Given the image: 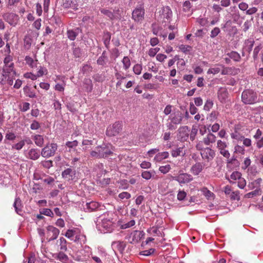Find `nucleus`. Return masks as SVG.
<instances>
[{
    "mask_svg": "<svg viewBox=\"0 0 263 263\" xmlns=\"http://www.w3.org/2000/svg\"><path fill=\"white\" fill-rule=\"evenodd\" d=\"M0 84L4 85L8 84L9 85L13 84L12 79H9V77L4 72V70L0 68Z\"/></svg>",
    "mask_w": 263,
    "mask_h": 263,
    "instance_id": "21",
    "label": "nucleus"
},
{
    "mask_svg": "<svg viewBox=\"0 0 263 263\" xmlns=\"http://www.w3.org/2000/svg\"><path fill=\"white\" fill-rule=\"evenodd\" d=\"M13 206L15 209L16 213L19 215H21L22 213L23 205L22 201L20 198H16L13 203Z\"/></svg>",
    "mask_w": 263,
    "mask_h": 263,
    "instance_id": "33",
    "label": "nucleus"
},
{
    "mask_svg": "<svg viewBox=\"0 0 263 263\" xmlns=\"http://www.w3.org/2000/svg\"><path fill=\"white\" fill-rule=\"evenodd\" d=\"M100 206L101 205L98 202L92 201L86 203L83 205V208L86 212H90L98 210Z\"/></svg>",
    "mask_w": 263,
    "mask_h": 263,
    "instance_id": "18",
    "label": "nucleus"
},
{
    "mask_svg": "<svg viewBox=\"0 0 263 263\" xmlns=\"http://www.w3.org/2000/svg\"><path fill=\"white\" fill-rule=\"evenodd\" d=\"M115 77L116 79L118 80L116 83V86L117 87H120L122 83V80L125 79V77L123 76L121 73L118 71H117L115 73Z\"/></svg>",
    "mask_w": 263,
    "mask_h": 263,
    "instance_id": "45",
    "label": "nucleus"
},
{
    "mask_svg": "<svg viewBox=\"0 0 263 263\" xmlns=\"http://www.w3.org/2000/svg\"><path fill=\"white\" fill-rule=\"evenodd\" d=\"M62 176L66 180H73L76 179V171L70 168H68L62 172Z\"/></svg>",
    "mask_w": 263,
    "mask_h": 263,
    "instance_id": "16",
    "label": "nucleus"
},
{
    "mask_svg": "<svg viewBox=\"0 0 263 263\" xmlns=\"http://www.w3.org/2000/svg\"><path fill=\"white\" fill-rule=\"evenodd\" d=\"M66 240L63 238L61 237L58 240H57V243L60 247V250L63 251H66L67 249L66 245Z\"/></svg>",
    "mask_w": 263,
    "mask_h": 263,
    "instance_id": "42",
    "label": "nucleus"
},
{
    "mask_svg": "<svg viewBox=\"0 0 263 263\" xmlns=\"http://www.w3.org/2000/svg\"><path fill=\"white\" fill-rule=\"evenodd\" d=\"M66 86V82H63V84L57 83L54 86V89L57 91L63 92Z\"/></svg>",
    "mask_w": 263,
    "mask_h": 263,
    "instance_id": "58",
    "label": "nucleus"
},
{
    "mask_svg": "<svg viewBox=\"0 0 263 263\" xmlns=\"http://www.w3.org/2000/svg\"><path fill=\"white\" fill-rule=\"evenodd\" d=\"M25 60L26 64L32 69L37 68L38 67V65H40V63L38 62L37 60H34L29 56H26Z\"/></svg>",
    "mask_w": 263,
    "mask_h": 263,
    "instance_id": "30",
    "label": "nucleus"
},
{
    "mask_svg": "<svg viewBox=\"0 0 263 263\" xmlns=\"http://www.w3.org/2000/svg\"><path fill=\"white\" fill-rule=\"evenodd\" d=\"M120 199H128L130 198V194L127 192H123L120 193L118 195Z\"/></svg>",
    "mask_w": 263,
    "mask_h": 263,
    "instance_id": "62",
    "label": "nucleus"
},
{
    "mask_svg": "<svg viewBox=\"0 0 263 263\" xmlns=\"http://www.w3.org/2000/svg\"><path fill=\"white\" fill-rule=\"evenodd\" d=\"M152 30L153 33L156 35H159L164 39L166 37L167 33L162 31V28L157 25L156 23H153L152 25Z\"/></svg>",
    "mask_w": 263,
    "mask_h": 263,
    "instance_id": "20",
    "label": "nucleus"
},
{
    "mask_svg": "<svg viewBox=\"0 0 263 263\" xmlns=\"http://www.w3.org/2000/svg\"><path fill=\"white\" fill-rule=\"evenodd\" d=\"M241 177V174L237 171L234 172L230 175L229 181L230 183H234L235 181L238 180Z\"/></svg>",
    "mask_w": 263,
    "mask_h": 263,
    "instance_id": "40",
    "label": "nucleus"
},
{
    "mask_svg": "<svg viewBox=\"0 0 263 263\" xmlns=\"http://www.w3.org/2000/svg\"><path fill=\"white\" fill-rule=\"evenodd\" d=\"M200 155L205 162H209L212 161L215 157V152L210 147H206L201 151Z\"/></svg>",
    "mask_w": 263,
    "mask_h": 263,
    "instance_id": "10",
    "label": "nucleus"
},
{
    "mask_svg": "<svg viewBox=\"0 0 263 263\" xmlns=\"http://www.w3.org/2000/svg\"><path fill=\"white\" fill-rule=\"evenodd\" d=\"M78 142L77 140L73 141H68L66 143V145L69 148H74L78 146Z\"/></svg>",
    "mask_w": 263,
    "mask_h": 263,
    "instance_id": "63",
    "label": "nucleus"
},
{
    "mask_svg": "<svg viewBox=\"0 0 263 263\" xmlns=\"http://www.w3.org/2000/svg\"><path fill=\"white\" fill-rule=\"evenodd\" d=\"M67 36L69 39L74 41L78 35V33L73 30H68L67 32Z\"/></svg>",
    "mask_w": 263,
    "mask_h": 263,
    "instance_id": "50",
    "label": "nucleus"
},
{
    "mask_svg": "<svg viewBox=\"0 0 263 263\" xmlns=\"http://www.w3.org/2000/svg\"><path fill=\"white\" fill-rule=\"evenodd\" d=\"M60 231L55 227L49 226L47 227V239L48 241L57 239Z\"/></svg>",
    "mask_w": 263,
    "mask_h": 263,
    "instance_id": "11",
    "label": "nucleus"
},
{
    "mask_svg": "<svg viewBox=\"0 0 263 263\" xmlns=\"http://www.w3.org/2000/svg\"><path fill=\"white\" fill-rule=\"evenodd\" d=\"M135 221L132 219L128 222L125 223H122L121 221H118V224L121 229H126L132 227L135 224Z\"/></svg>",
    "mask_w": 263,
    "mask_h": 263,
    "instance_id": "36",
    "label": "nucleus"
},
{
    "mask_svg": "<svg viewBox=\"0 0 263 263\" xmlns=\"http://www.w3.org/2000/svg\"><path fill=\"white\" fill-rule=\"evenodd\" d=\"M35 144L39 147H42L44 144V138L42 135H35L32 137Z\"/></svg>",
    "mask_w": 263,
    "mask_h": 263,
    "instance_id": "37",
    "label": "nucleus"
},
{
    "mask_svg": "<svg viewBox=\"0 0 263 263\" xmlns=\"http://www.w3.org/2000/svg\"><path fill=\"white\" fill-rule=\"evenodd\" d=\"M101 12L104 15H106L111 20L113 19H118L120 20L121 18V16L120 15H114V13L111 11L106 9H101L100 10Z\"/></svg>",
    "mask_w": 263,
    "mask_h": 263,
    "instance_id": "31",
    "label": "nucleus"
},
{
    "mask_svg": "<svg viewBox=\"0 0 263 263\" xmlns=\"http://www.w3.org/2000/svg\"><path fill=\"white\" fill-rule=\"evenodd\" d=\"M261 49L262 46L261 45H259L254 48L253 53V57L254 60H256L257 59L258 54Z\"/></svg>",
    "mask_w": 263,
    "mask_h": 263,
    "instance_id": "57",
    "label": "nucleus"
},
{
    "mask_svg": "<svg viewBox=\"0 0 263 263\" xmlns=\"http://www.w3.org/2000/svg\"><path fill=\"white\" fill-rule=\"evenodd\" d=\"M164 228L160 226H154L147 229V232L151 235H156L158 236L163 237L164 233L163 232Z\"/></svg>",
    "mask_w": 263,
    "mask_h": 263,
    "instance_id": "15",
    "label": "nucleus"
},
{
    "mask_svg": "<svg viewBox=\"0 0 263 263\" xmlns=\"http://www.w3.org/2000/svg\"><path fill=\"white\" fill-rule=\"evenodd\" d=\"M84 84L85 85V90L87 92L91 91L92 88L91 81L90 80H86Z\"/></svg>",
    "mask_w": 263,
    "mask_h": 263,
    "instance_id": "53",
    "label": "nucleus"
},
{
    "mask_svg": "<svg viewBox=\"0 0 263 263\" xmlns=\"http://www.w3.org/2000/svg\"><path fill=\"white\" fill-rule=\"evenodd\" d=\"M122 62L123 65V68L125 70L128 69L130 66V61L128 57H124L122 59Z\"/></svg>",
    "mask_w": 263,
    "mask_h": 263,
    "instance_id": "47",
    "label": "nucleus"
},
{
    "mask_svg": "<svg viewBox=\"0 0 263 263\" xmlns=\"http://www.w3.org/2000/svg\"><path fill=\"white\" fill-rule=\"evenodd\" d=\"M4 65H12L14 63L12 62V57L10 55L7 56L4 60Z\"/></svg>",
    "mask_w": 263,
    "mask_h": 263,
    "instance_id": "61",
    "label": "nucleus"
},
{
    "mask_svg": "<svg viewBox=\"0 0 263 263\" xmlns=\"http://www.w3.org/2000/svg\"><path fill=\"white\" fill-rule=\"evenodd\" d=\"M229 57L234 61L238 62L240 61L241 57L240 54L236 51H232L229 53Z\"/></svg>",
    "mask_w": 263,
    "mask_h": 263,
    "instance_id": "48",
    "label": "nucleus"
},
{
    "mask_svg": "<svg viewBox=\"0 0 263 263\" xmlns=\"http://www.w3.org/2000/svg\"><path fill=\"white\" fill-rule=\"evenodd\" d=\"M183 147H179L173 149L172 151V156L173 157H177L183 154Z\"/></svg>",
    "mask_w": 263,
    "mask_h": 263,
    "instance_id": "51",
    "label": "nucleus"
},
{
    "mask_svg": "<svg viewBox=\"0 0 263 263\" xmlns=\"http://www.w3.org/2000/svg\"><path fill=\"white\" fill-rule=\"evenodd\" d=\"M231 199L239 200L240 199L239 191L232 192L229 195Z\"/></svg>",
    "mask_w": 263,
    "mask_h": 263,
    "instance_id": "60",
    "label": "nucleus"
},
{
    "mask_svg": "<svg viewBox=\"0 0 263 263\" xmlns=\"http://www.w3.org/2000/svg\"><path fill=\"white\" fill-rule=\"evenodd\" d=\"M41 214L52 217L53 216V212L49 209H43L40 211Z\"/></svg>",
    "mask_w": 263,
    "mask_h": 263,
    "instance_id": "56",
    "label": "nucleus"
},
{
    "mask_svg": "<svg viewBox=\"0 0 263 263\" xmlns=\"http://www.w3.org/2000/svg\"><path fill=\"white\" fill-rule=\"evenodd\" d=\"M107 57L106 55V53L104 51L102 55L98 58L97 60V63L100 65H104L106 63Z\"/></svg>",
    "mask_w": 263,
    "mask_h": 263,
    "instance_id": "46",
    "label": "nucleus"
},
{
    "mask_svg": "<svg viewBox=\"0 0 263 263\" xmlns=\"http://www.w3.org/2000/svg\"><path fill=\"white\" fill-rule=\"evenodd\" d=\"M14 64L12 65H4L3 68L4 72L9 77V78L12 79L13 80L16 75V71L14 70Z\"/></svg>",
    "mask_w": 263,
    "mask_h": 263,
    "instance_id": "23",
    "label": "nucleus"
},
{
    "mask_svg": "<svg viewBox=\"0 0 263 263\" xmlns=\"http://www.w3.org/2000/svg\"><path fill=\"white\" fill-rule=\"evenodd\" d=\"M144 10L142 6L135 8L132 13V18L136 22L142 21L144 18Z\"/></svg>",
    "mask_w": 263,
    "mask_h": 263,
    "instance_id": "12",
    "label": "nucleus"
},
{
    "mask_svg": "<svg viewBox=\"0 0 263 263\" xmlns=\"http://www.w3.org/2000/svg\"><path fill=\"white\" fill-rule=\"evenodd\" d=\"M201 191L203 195L208 199H212L214 198L213 193L209 190L206 187H203L201 189Z\"/></svg>",
    "mask_w": 263,
    "mask_h": 263,
    "instance_id": "39",
    "label": "nucleus"
},
{
    "mask_svg": "<svg viewBox=\"0 0 263 263\" xmlns=\"http://www.w3.org/2000/svg\"><path fill=\"white\" fill-rule=\"evenodd\" d=\"M90 155L92 157L100 158H102V157H103L104 156V154H103L101 152H100L99 148L97 147L96 148V151H92V152H91Z\"/></svg>",
    "mask_w": 263,
    "mask_h": 263,
    "instance_id": "49",
    "label": "nucleus"
},
{
    "mask_svg": "<svg viewBox=\"0 0 263 263\" xmlns=\"http://www.w3.org/2000/svg\"><path fill=\"white\" fill-rule=\"evenodd\" d=\"M133 70L136 74L139 75L141 74L142 70V65L139 64H136L134 66Z\"/></svg>",
    "mask_w": 263,
    "mask_h": 263,
    "instance_id": "54",
    "label": "nucleus"
},
{
    "mask_svg": "<svg viewBox=\"0 0 263 263\" xmlns=\"http://www.w3.org/2000/svg\"><path fill=\"white\" fill-rule=\"evenodd\" d=\"M205 164L201 162H196L190 168V172L195 176L198 175L203 170Z\"/></svg>",
    "mask_w": 263,
    "mask_h": 263,
    "instance_id": "19",
    "label": "nucleus"
},
{
    "mask_svg": "<svg viewBox=\"0 0 263 263\" xmlns=\"http://www.w3.org/2000/svg\"><path fill=\"white\" fill-rule=\"evenodd\" d=\"M110 147V145L106 144H103L101 146H98L99 152L104 154V156L102 157V158L107 157L112 153Z\"/></svg>",
    "mask_w": 263,
    "mask_h": 263,
    "instance_id": "24",
    "label": "nucleus"
},
{
    "mask_svg": "<svg viewBox=\"0 0 263 263\" xmlns=\"http://www.w3.org/2000/svg\"><path fill=\"white\" fill-rule=\"evenodd\" d=\"M254 40L252 38L246 40L243 46V50L248 53H250L254 46Z\"/></svg>",
    "mask_w": 263,
    "mask_h": 263,
    "instance_id": "25",
    "label": "nucleus"
},
{
    "mask_svg": "<svg viewBox=\"0 0 263 263\" xmlns=\"http://www.w3.org/2000/svg\"><path fill=\"white\" fill-rule=\"evenodd\" d=\"M65 236L70 240L81 245L86 242V238L81 230L78 228H72L68 229L65 234Z\"/></svg>",
    "mask_w": 263,
    "mask_h": 263,
    "instance_id": "2",
    "label": "nucleus"
},
{
    "mask_svg": "<svg viewBox=\"0 0 263 263\" xmlns=\"http://www.w3.org/2000/svg\"><path fill=\"white\" fill-rule=\"evenodd\" d=\"M169 119L173 124L177 125L181 122L183 117L180 112H177L174 114L171 115L170 116Z\"/></svg>",
    "mask_w": 263,
    "mask_h": 263,
    "instance_id": "27",
    "label": "nucleus"
},
{
    "mask_svg": "<svg viewBox=\"0 0 263 263\" xmlns=\"http://www.w3.org/2000/svg\"><path fill=\"white\" fill-rule=\"evenodd\" d=\"M241 99L246 104H253L258 101L257 95L251 89H247L242 92Z\"/></svg>",
    "mask_w": 263,
    "mask_h": 263,
    "instance_id": "3",
    "label": "nucleus"
},
{
    "mask_svg": "<svg viewBox=\"0 0 263 263\" xmlns=\"http://www.w3.org/2000/svg\"><path fill=\"white\" fill-rule=\"evenodd\" d=\"M57 148L58 146L55 143H52L47 144L42 149L41 155L42 157L45 158L52 157L55 154Z\"/></svg>",
    "mask_w": 263,
    "mask_h": 263,
    "instance_id": "6",
    "label": "nucleus"
},
{
    "mask_svg": "<svg viewBox=\"0 0 263 263\" xmlns=\"http://www.w3.org/2000/svg\"><path fill=\"white\" fill-rule=\"evenodd\" d=\"M37 70L36 72V77L38 78L42 77L44 74H46L47 73V69L46 67L42 66L41 65H38V67L35 68Z\"/></svg>",
    "mask_w": 263,
    "mask_h": 263,
    "instance_id": "41",
    "label": "nucleus"
},
{
    "mask_svg": "<svg viewBox=\"0 0 263 263\" xmlns=\"http://www.w3.org/2000/svg\"><path fill=\"white\" fill-rule=\"evenodd\" d=\"M169 156V153L167 152H163L157 153L154 158V161L155 162H160L163 160L167 158Z\"/></svg>",
    "mask_w": 263,
    "mask_h": 263,
    "instance_id": "32",
    "label": "nucleus"
},
{
    "mask_svg": "<svg viewBox=\"0 0 263 263\" xmlns=\"http://www.w3.org/2000/svg\"><path fill=\"white\" fill-rule=\"evenodd\" d=\"M173 179L178 182L179 184H185L192 181L193 178L191 175L180 171L178 175L173 177Z\"/></svg>",
    "mask_w": 263,
    "mask_h": 263,
    "instance_id": "7",
    "label": "nucleus"
},
{
    "mask_svg": "<svg viewBox=\"0 0 263 263\" xmlns=\"http://www.w3.org/2000/svg\"><path fill=\"white\" fill-rule=\"evenodd\" d=\"M122 129V124L120 122H116L111 125H109L106 129V135L112 137L118 135Z\"/></svg>",
    "mask_w": 263,
    "mask_h": 263,
    "instance_id": "8",
    "label": "nucleus"
},
{
    "mask_svg": "<svg viewBox=\"0 0 263 263\" xmlns=\"http://www.w3.org/2000/svg\"><path fill=\"white\" fill-rule=\"evenodd\" d=\"M261 194V189H258V190H255L253 191H252L250 193H248L246 194L245 195V198H251L254 197L259 196Z\"/></svg>",
    "mask_w": 263,
    "mask_h": 263,
    "instance_id": "43",
    "label": "nucleus"
},
{
    "mask_svg": "<svg viewBox=\"0 0 263 263\" xmlns=\"http://www.w3.org/2000/svg\"><path fill=\"white\" fill-rule=\"evenodd\" d=\"M228 147V143L227 142L221 140H218L217 141L216 147L218 149L219 153L224 158L228 159V163H231L233 159H230V153L229 151L227 149Z\"/></svg>",
    "mask_w": 263,
    "mask_h": 263,
    "instance_id": "4",
    "label": "nucleus"
},
{
    "mask_svg": "<svg viewBox=\"0 0 263 263\" xmlns=\"http://www.w3.org/2000/svg\"><path fill=\"white\" fill-rule=\"evenodd\" d=\"M172 16V12L168 6L163 7L159 11L158 20L160 23H170Z\"/></svg>",
    "mask_w": 263,
    "mask_h": 263,
    "instance_id": "5",
    "label": "nucleus"
},
{
    "mask_svg": "<svg viewBox=\"0 0 263 263\" xmlns=\"http://www.w3.org/2000/svg\"><path fill=\"white\" fill-rule=\"evenodd\" d=\"M189 128L187 126L180 127L178 129V135L182 140H186L189 137Z\"/></svg>",
    "mask_w": 263,
    "mask_h": 263,
    "instance_id": "26",
    "label": "nucleus"
},
{
    "mask_svg": "<svg viewBox=\"0 0 263 263\" xmlns=\"http://www.w3.org/2000/svg\"><path fill=\"white\" fill-rule=\"evenodd\" d=\"M262 179L260 178H257L248 183V187L249 190H258L260 189V184L262 183Z\"/></svg>",
    "mask_w": 263,
    "mask_h": 263,
    "instance_id": "29",
    "label": "nucleus"
},
{
    "mask_svg": "<svg viewBox=\"0 0 263 263\" xmlns=\"http://www.w3.org/2000/svg\"><path fill=\"white\" fill-rule=\"evenodd\" d=\"M144 233L140 231H134L129 236V241L130 243H136L140 241L144 236Z\"/></svg>",
    "mask_w": 263,
    "mask_h": 263,
    "instance_id": "14",
    "label": "nucleus"
},
{
    "mask_svg": "<svg viewBox=\"0 0 263 263\" xmlns=\"http://www.w3.org/2000/svg\"><path fill=\"white\" fill-rule=\"evenodd\" d=\"M2 16L5 21L12 26H15L19 20L18 16L12 12L3 13Z\"/></svg>",
    "mask_w": 263,
    "mask_h": 263,
    "instance_id": "9",
    "label": "nucleus"
},
{
    "mask_svg": "<svg viewBox=\"0 0 263 263\" xmlns=\"http://www.w3.org/2000/svg\"><path fill=\"white\" fill-rule=\"evenodd\" d=\"M159 50L160 48L159 47L151 48L148 50V54L151 57H154L156 55V54L159 52Z\"/></svg>",
    "mask_w": 263,
    "mask_h": 263,
    "instance_id": "59",
    "label": "nucleus"
},
{
    "mask_svg": "<svg viewBox=\"0 0 263 263\" xmlns=\"http://www.w3.org/2000/svg\"><path fill=\"white\" fill-rule=\"evenodd\" d=\"M218 97L220 102H223L228 98V91L224 88H221L218 92Z\"/></svg>",
    "mask_w": 263,
    "mask_h": 263,
    "instance_id": "35",
    "label": "nucleus"
},
{
    "mask_svg": "<svg viewBox=\"0 0 263 263\" xmlns=\"http://www.w3.org/2000/svg\"><path fill=\"white\" fill-rule=\"evenodd\" d=\"M116 217V215L111 212L102 215L96 222L98 230L104 233L111 232L114 230Z\"/></svg>",
    "mask_w": 263,
    "mask_h": 263,
    "instance_id": "1",
    "label": "nucleus"
},
{
    "mask_svg": "<svg viewBox=\"0 0 263 263\" xmlns=\"http://www.w3.org/2000/svg\"><path fill=\"white\" fill-rule=\"evenodd\" d=\"M111 246L114 249H116L122 253L124 250L126 245L123 241H117L112 242Z\"/></svg>",
    "mask_w": 263,
    "mask_h": 263,
    "instance_id": "34",
    "label": "nucleus"
},
{
    "mask_svg": "<svg viewBox=\"0 0 263 263\" xmlns=\"http://www.w3.org/2000/svg\"><path fill=\"white\" fill-rule=\"evenodd\" d=\"M222 28L224 31L228 32L231 34H235L237 32L236 27L232 25V23L230 20L227 21Z\"/></svg>",
    "mask_w": 263,
    "mask_h": 263,
    "instance_id": "22",
    "label": "nucleus"
},
{
    "mask_svg": "<svg viewBox=\"0 0 263 263\" xmlns=\"http://www.w3.org/2000/svg\"><path fill=\"white\" fill-rule=\"evenodd\" d=\"M63 6L65 8H71L73 10L78 9L80 2L78 0H62Z\"/></svg>",
    "mask_w": 263,
    "mask_h": 263,
    "instance_id": "17",
    "label": "nucleus"
},
{
    "mask_svg": "<svg viewBox=\"0 0 263 263\" xmlns=\"http://www.w3.org/2000/svg\"><path fill=\"white\" fill-rule=\"evenodd\" d=\"M220 71V68L218 66H216L214 67L208 69L207 71L208 74H216Z\"/></svg>",
    "mask_w": 263,
    "mask_h": 263,
    "instance_id": "55",
    "label": "nucleus"
},
{
    "mask_svg": "<svg viewBox=\"0 0 263 263\" xmlns=\"http://www.w3.org/2000/svg\"><path fill=\"white\" fill-rule=\"evenodd\" d=\"M155 172L154 171H143L141 174V176L143 178L146 180L150 179L152 177L154 176Z\"/></svg>",
    "mask_w": 263,
    "mask_h": 263,
    "instance_id": "44",
    "label": "nucleus"
},
{
    "mask_svg": "<svg viewBox=\"0 0 263 263\" xmlns=\"http://www.w3.org/2000/svg\"><path fill=\"white\" fill-rule=\"evenodd\" d=\"M218 116V112L215 111H212L209 115L208 119L211 122L214 121L217 119Z\"/></svg>",
    "mask_w": 263,
    "mask_h": 263,
    "instance_id": "64",
    "label": "nucleus"
},
{
    "mask_svg": "<svg viewBox=\"0 0 263 263\" xmlns=\"http://www.w3.org/2000/svg\"><path fill=\"white\" fill-rule=\"evenodd\" d=\"M216 137L212 133H209L203 139V142L206 145H210L216 142Z\"/></svg>",
    "mask_w": 263,
    "mask_h": 263,
    "instance_id": "28",
    "label": "nucleus"
},
{
    "mask_svg": "<svg viewBox=\"0 0 263 263\" xmlns=\"http://www.w3.org/2000/svg\"><path fill=\"white\" fill-rule=\"evenodd\" d=\"M171 165L167 164L165 165L160 166L159 168V171L163 174H165L168 173L171 170Z\"/></svg>",
    "mask_w": 263,
    "mask_h": 263,
    "instance_id": "52",
    "label": "nucleus"
},
{
    "mask_svg": "<svg viewBox=\"0 0 263 263\" xmlns=\"http://www.w3.org/2000/svg\"><path fill=\"white\" fill-rule=\"evenodd\" d=\"M53 257L62 262H66L68 260V256L63 252L55 254Z\"/></svg>",
    "mask_w": 263,
    "mask_h": 263,
    "instance_id": "38",
    "label": "nucleus"
},
{
    "mask_svg": "<svg viewBox=\"0 0 263 263\" xmlns=\"http://www.w3.org/2000/svg\"><path fill=\"white\" fill-rule=\"evenodd\" d=\"M24 154L27 158L32 160H36L38 159L40 156V150L36 148H31L25 151Z\"/></svg>",
    "mask_w": 263,
    "mask_h": 263,
    "instance_id": "13",
    "label": "nucleus"
}]
</instances>
